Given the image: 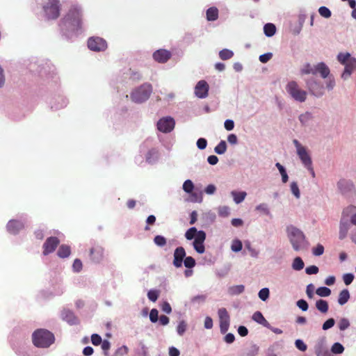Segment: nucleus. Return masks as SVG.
Listing matches in <instances>:
<instances>
[{"label": "nucleus", "instance_id": "4c0bfd02", "mask_svg": "<svg viewBox=\"0 0 356 356\" xmlns=\"http://www.w3.org/2000/svg\"><path fill=\"white\" fill-rule=\"evenodd\" d=\"M242 248H243V245L240 240L236 239V240L233 241L232 245H231V249L233 252H239L242 250Z\"/></svg>", "mask_w": 356, "mask_h": 356}, {"label": "nucleus", "instance_id": "ddd939ff", "mask_svg": "<svg viewBox=\"0 0 356 356\" xmlns=\"http://www.w3.org/2000/svg\"><path fill=\"white\" fill-rule=\"evenodd\" d=\"M209 86L207 82L204 80H201L197 82L195 87V94L200 99L206 98L208 96Z\"/></svg>", "mask_w": 356, "mask_h": 356}, {"label": "nucleus", "instance_id": "bf43d9fd", "mask_svg": "<svg viewBox=\"0 0 356 356\" xmlns=\"http://www.w3.org/2000/svg\"><path fill=\"white\" fill-rule=\"evenodd\" d=\"M305 272L308 275L316 274L318 272V268L316 266H310L305 269Z\"/></svg>", "mask_w": 356, "mask_h": 356}, {"label": "nucleus", "instance_id": "864d4df0", "mask_svg": "<svg viewBox=\"0 0 356 356\" xmlns=\"http://www.w3.org/2000/svg\"><path fill=\"white\" fill-rule=\"evenodd\" d=\"M91 341L93 345L99 346L102 341V337L97 334H93L91 336Z\"/></svg>", "mask_w": 356, "mask_h": 356}, {"label": "nucleus", "instance_id": "49530a36", "mask_svg": "<svg viewBox=\"0 0 356 356\" xmlns=\"http://www.w3.org/2000/svg\"><path fill=\"white\" fill-rule=\"evenodd\" d=\"M291 191L292 193L296 196V197H297V198L300 197V193L299 188H298L297 183L292 182L291 184Z\"/></svg>", "mask_w": 356, "mask_h": 356}, {"label": "nucleus", "instance_id": "a18cd8bd", "mask_svg": "<svg viewBox=\"0 0 356 356\" xmlns=\"http://www.w3.org/2000/svg\"><path fill=\"white\" fill-rule=\"evenodd\" d=\"M319 14L325 18H329L331 16L330 10L325 6H321L318 9Z\"/></svg>", "mask_w": 356, "mask_h": 356}, {"label": "nucleus", "instance_id": "0eeeda50", "mask_svg": "<svg viewBox=\"0 0 356 356\" xmlns=\"http://www.w3.org/2000/svg\"><path fill=\"white\" fill-rule=\"evenodd\" d=\"M286 90L296 101L303 102L307 99V92L300 88L297 82L294 81H289L287 83Z\"/></svg>", "mask_w": 356, "mask_h": 356}, {"label": "nucleus", "instance_id": "c03bdc74", "mask_svg": "<svg viewBox=\"0 0 356 356\" xmlns=\"http://www.w3.org/2000/svg\"><path fill=\"white\" fill-rule=\"evenodd\" d=\"M314 69H315V65L314 66H312L309 64H307L301 70V73L302 74H314Z\"/></svg>", "mask_w": 356, "mask_h": 356}, {"label": "nucleus", "instance_id": "2f4dec72", "mask_svg": "<svg viewBox=\"0 0 356 356\" xmlns=\"http://www.w3.org/2000/svg\"><path fill=\"white\" fill-rule=\"evenodd\" d=\"M318 296L321 297H327L331 294V290L325 286H321L316 291Z\"/></svg>", "mask_w": 356, "mask_h": 356}, {"label": "nucleus", "instance_id": "6e6552de", "mask_svg": "<svg viewBox=\"0 0 356 356\" xmlns=\"http://www.w3.org/2000/svg\"><path fill=\"white\" fill-rule=\"evenodd\" d=\"M106 41L100 37H90L88 40V47L93 51H104L107 49Z\"/></svg>", "mask_w": 356, "mask_h": 356}, {"label": "nucleus", "instance_id": "6ab92c4d", "mask_svg": "<svg viewBox=\"0 0 356 356\" xmlns=\"http://www.w3.org/2000/svg\"><path fill=\"white\" fill-rule=\"evenodd\" d=\"M330 69L325 63L321 62L315 65L314 74H320L322 78L325 79L330 74Z\"/></svg>", "mask_w": 356, "mask_h": 356}, {"label": "nucleus", "instance_id": "774afa93", "mask_svg": "<svg viewBox=\"0 0 356 356\" xmlns=\"http://www.w3.org/2000/svg\"><path fill=\"white\" fill-rule=\"evenodd\" d=\"M227 140L232 145H236L238 143L237 136L234 134H231L228 136Z\"/></svg>", "mask_w": 356, "mask_h": 356}, {"label": "nucleus", "instance_id": "f8f14e48", "mask_svg": "<svg viewBox=\"0 0 356 356\" xmlns=\"http://www.w3.org/2000/svg\"><path fill=\"white\" fill-rule=\"evenodd\" d=\"M206 239V233L204 231H199L197 235L193 241V248L199 254H202L205 251L204 242Z\"/></svg>", "mask_w": 356, "mask_h": 356}, {"label": "nucleus", "instance_id": "13d9d810", "mask_svg": "<svg viewBox=\"0 0 356 356\" xmlns=\"http://www.w3.org/2000/svg\"><path fill=\"white\" fill-rule=\"evenodd\" d=\"M207 145V141L205 138H200L197 141V146L200 149H204Z\"/></svg>", "mask_w": 356, "mask_h": 356}, {"label": "nucleus", "instance_id": "f257e3e1", "mask_svg": "<svg viewBox=\"0 0 356 356\" xmlns=\"http://www.w3.org/2000/svg\"><path fill=\"white\" fill-rule=\"evenodd\" d=\"M33 344L38 348H48L55 341L54 335L45 329L35 330L32 335Z\"/></svg>", "mask_w": 356, "mask_h": 356}, {"label": "nucleus", "instance_id": "7c9ffc66", "mask_svg": "<svg viewBox=\"0 0 356 356\" xmlns=\"http://www.w3.org/2000/svg\"><path fill=\"white\" fill-rule=\"evenodd\" d=\"M304 266L305 264L302 259L299 257H296L292 264V268L295 270H302L304 268Z\"/></svg>", "mask_w": 356, "mask_h": 356}, {"label": "nucleus", "instance_id": "5701e85b", "mask_svg": "<svg viewBox=\"0 0 356 356\" xmlns=\"http://www.w3.org/2000/svg\"><path fill=\"white\" fill-rule=\"evenodd\" d=\"M208 21H216L218 18V9L216 7H211L206 12Z\"/></svg>", "mask_w": 356, "mask_h": 356}, {"label": "nucleus", "instance_id": "393cba45", "mask_svg": "<svg viewBox=\"0 0 356 356\" xmlns=\"http://www.w3.org/2000/svg\"><path fill=\"white\" fill-rule=\"evenodd\" d=\"M350 298V293L348 289L342 290L339 295L338 302L340 305L346 304Z\"/></svg>", "mask_w": 356, "mask_h": 356}, {"label": "nucleus", "instance_id": "7ed1b4c3", "mask_svg": "<svg viewBox=\"0 0 356 356\" xmlns=\"http://www.w3.org/2000/svg\"><path fill=\"white\" fill-rule=\"evenodd\" d=\"M287 232L289 241L296 251L304 249L307 246L305 236L300 230L294 227H290L287 228Z\"/></svg>", "mask_w": 356, "mask_h": 356}, {"label": "nucleus", "instance_id": "a19ab883", "mask_svg": "<svg viewBox=\"0 0 356 356\" xmlns=\"http://www.w3.org/2000/svg\"><path fill=\"white\" fill-rule=\"evenodd\" d=\"M159 296V291L158 290H150L147 293V297L149 300L156 302Z\"/></svg>", "mask_w": 356, "mask_h": 356}, {"label": "nucleus", "instance_id": "69168bd1", "mask_svg": "<svg viewBox=\"0 0 356 356\" xmlns=\"http://www.w3.org/2000/svg\"><path fill=\"white\" fill-rule=\"evenodd\" d=\"M350 325V323H349V321L346 319V318H343L341 320L340 323H339V329L341 330H344L346 329H347Z\"/></svg>", "mask_w": 356, "mask_h": 356}, {"label": "nucleus", "instance_id": "a211bd4d", "mask_svg": "<svg viewBox=\"0 0 356 356\" xmlns=\"http://www.w3.org/2000/svg\"><path fill=\"white\" fill-rule=\"evenodd\" d=\"M24 228V225L21 221L11 220L7 224L8 231L13 234H16L19 230Z\"/></svg>", "mask_w": 356, "mask_h": 356}, {"label": "nucleus", "instance_id": "f03ea898", "mask_svg": "<svg viewBox=\"0 0 356 356\" xmlns=\"http://www.w3.org/2000/svg\"><path fill=\"white\" fill-rule=\"evenodd\" d=\"M338 61L344 65V71L341 78L344 80L348 79L352 73L356 70V58L351 56L349 53H339L337 55Z\"/></svg>", "mask_w": 356, "mask_h": 356}, {"label": "nucleus", "instance_id": "b1692460", "mask_svg": "<svg viewBox=\"0 0 356 356\" xmlns=\"http://www.w3.org/2000/svg\"><path fill=\"white\" fill-rule=\"evenodd\" d=\"M71 253V249L69 245H61L57 252V254L60 258H66L70 256Z\"/></svg>", "mask_w": 356, "mask_h": 356}, {"label": "nucleus", "instance_id": "0e129e2a", "mask_svg": "<svg viewBox=\"0 0 356 356\" xmlns=\"http://www.w3.org/2000/svg\"><path fill=\"white\" fill-rule=\"evenodd\" d=\"M225 128L227 131H231L234 127V122L232 120H226L224 123Z\"/></svg>", "mask_w": 356, "mask_h": 356}, {"label": "nucleus", "instance_id": "423d86ee", "mask_svg": "<svg viewBox=\"0 0 356 356\" xmlns=\"http://www.w3.org/2000/svg\"><path fill=\"white\" fill-rule=\"evenodd\" d=\"M60 8L59 0H48L42 6L45 18L47 20L56 19L60 16Z\"/></svg>", "mask_w": 356, "mask_h": 356}, {"label": "nucleus", "instance_id": "dca6fc26", "mask_svg": "<svg viewBox=\"0 0 356 356\" xmlns=\"http://www.w3.org/2000/svg\"><path fill=\"white\" fill-rule=\"evenodd\" d=\"M298 155L299 156L302 163L307 167L309 170H311L312 174L314 176V171L312 168V159L309 154L307 153L305 147L300 148L297 152Z\"/></svg>", "mask_w": 356, "mask_h": 356}, {"label": "nucleus", "instance_id": "e433bc0d", "mask_svg": "<svg viewBox=\"0 0 356 356\" xmlns=\"http://www.w3.org/2000/svg\"><path fill=\"white\" fill-rule=\"evenodd\" d=\"M154 242L156 245L159 247H163L167 243L166 238L161 235L156 236L154 238Z\"/></svg>", "mask_w": 356, "mask_h": 356}, {"label": "nucleus", "instance_id": "c85d7f7f", "mask_svg": "<svg viewBox=\"0 0 356 356\" xmlns=\"http://www.w3.org/2000/svg\"><path fill=\"white\" fill-rule=\"evenodd\" d=\"M316 307L318 310L322 313H326L328 311V303L326 300H318L316 302Z\"/></svg>", "mask_w": 356, "mask_h": 356}, {"label": "nucleus", "instance_id": "79ce46f5", "mask_svg": "<svg viewBox=\"0 0 356 356\" xmlns=\"http://www.w3.org/2000/svg\"><path fill=\"white\" fill-rule=\"evenodd\" d=\"M269 294H270L269 289L268 288H263L259 291L258 295H259V298L261 300L265 301L268 298Z\"/></svg>", "mask_w": 356, "mask_h": 356}, {"label": "nucleus", "instance_id": "8fccbe9b", "mask_svg": "<svg viewBox=\"0 0 356 356\" xmlns=\"http://www.w3.org/2000/svg\"><path fill=\"white\" fill-rule=\"evenodd\" d=\"M82 267H83V265H82L81 261L80 259H76L74 261V263H73V265H72V268H73L74 271L79 272L82 269Z\"/></svg>", "mask_w": 356, "mask_h": 356}, {"label": "nucleus", "instance_id": "cd10ccee", "mask_svg": "<svg viewBox=\"0 0 356 356\" xmlns=\"http://www.w3.org/2000/svg\"><path fill=\"white\" fill-rule=\"evenodd\" d=\"M264 31L266 36L271 37L275 33L276 27L273 24L268 23L264 26Z\"/></svg>", "mask_w": 356, "mask_h": 356}, {"label": "nucleus", "instance_id": "412c9836", "mask_svg": "<svg viewBox=\"0 0 356 356\" xmlns=\"http://www.w3.org/2000/svg\"><path fill=\"white\" fill-rule=\"evenodd\" d=\"M307 86L310 90V92L315 95H321V92H318V89H321V86L317 81H316L314 79H312L310 80H307Z\"/></svg>", "mask_w": 356, "mask_h": 356}, {"label": "nucleus", "instance_id": "9b49d317", "mask_svg": "<svg viewBox=\"0 0 356 356\" xmlns=\"http://www.w3.org/2000/svg\"><path fill=\"white\" fill-rule=\"evenodd\" d=\"M60 241L56 236H51L47 238L42 245L43 254L48 255L50 253L54 252V250L56 249Z\"/></svg>", "mask_w": 356, "mask_h": 356}, {"label": "nucleus", "instance_id": "c756f323", "mask_svg": "<svg viewBox=\"0 0 356 356\" xmlns=\"http://www.w3.org/2000/svg\"><path fill=\"white\" fill-rule=\"evenodd\" d=\"M234 52L227 49H223L219 52V57L220 59L223 60H226L230 59L233 57Z\"/></svg>", "mask_w": 356, "mask_h": 356}, {"label": "nucleus", "instance_id": "39448f33", "mask_svg": "<svg viewBox=\"0 0 356 356\" xmlns=\"http://www.w3.org/2000/svg\"><path fill=\"white\" fill-rule=\"evenodd\" d=\"M152 92V85L145 83L131 92V99L136 103H142L149 99Z\"/></svg>", "mask_w": 356, "mask_h": 356}, {"label": "nucleus", "instance_id": "603ef678", "mask_svg": "<svg viewBox=\"0 0 356 356\" xmlns=\"http://www.w3.org/2000/svg\"><path fill=\"white\" fill-rule=\"evenodd\" d=\"M335 321L334 318H329L327 319L323 324V330H326L331 327H332L334 325Z\"/></svg>", "mask_w": 356, "mask_h": 356}, {"label": "nucleus", "instance_id": "9d476101", "mask_svg": "<svg viewBox=\"0 0 356 356\" xmlns=\"http://www.w3.org/2000/svg\"><path fill=\"white\" fill-rule=\"evenodd\" d=\"M175 120L170 117L163 118L157 122L158 129L163 133H169L175 127Z\"/></svg>", "mask_w": 356, "mask_h": 356}, {"label": "nucleus", "instance_id": "c9c22d12", "mask_svg": "<svg viewBox=\"0 0 356 356\" xmlns=\"http://www.w3.org/2000/svg\"><path fill=\"white\" fill-rule=\"evenodd\" d=\"M275 165L277 168V169L279 170V171L282 175V181L284 183L287 182L289 177H288L287 173H286L284 168L280 163H277L275 164Z\"/></svg>", "mask_w": 356, "mask_h": 356}, {"label": "nucleus", "instance_id": "4d7b16f0", "mask_svg": "<svg viewBox=\"0 0 356 356\" xmlns=\"http://www.w3.org/2000/svg\"><path fill=\"white\" fill-rule=\"evenodd\" d=\"M272 57H273L272 53H266V54H262L259 56V60L262 63H266L268 60H270Z\"/></svg>", "mask_w": 356, "mask_h": 356}, {"label": "nucleus", "instance_id": "1a4fd4ad", "mask_svg": "<svg viewBox=\"0 0 356 356\" xmlns=\"http://www.w3.org/2000/svg\"><path fill=\"white\" fill-rule=\"evenodd\" d=\"M218 314L220 321V332L221 333L225 334L227 332L229 327V315L225 308L219 309Z\"/></svg>", "mask_w": 356, "mask_h": 356}, {"label": "nucleus", "instance_id": "20e7f679", "mask_svg": "<svg viewBox=\"0 0 356 356\" xmlns=\"http://www.w3.org/2000/svg\"><path fill=\"white\" fill-rule=\"evenodd\" d=\"M61 24L71 26L74 29H79L81 24V14L80 10L75 6L72 7L67 15L62 19Z\"/></svg>", "mask_w": 356, "mask_h": 356}, {"label": "nucleus", "instance_id": "e2e57ef3", "mask_svg": "<svg viewBox=\"0 0 356 356\" xmlns=\"http://www.w3.org/2000/svg\"><path fill=\"white\" fill-rule=\"evenodd\" d=\"M314 286L309 284L307 286L306 293L309 298H312L314 296Z\"/></svg>", "mask_w": 356, "mask_h": 356}, {"label": "nucleus", "instance_id": "ea45409f", "mask_svg": "<svg viewBox=\"0 0 356 356\" xmlns=\"http://www.w3.org/2000/svg\"><path fill=\"white\" fill-rule=\"evenodd\" d=\"M331 350L334 354H341L343 352L344 348L340 343H334L331 348Z\"/></svg>", "mask_w": 356, "mask_h": 356}, {"label": "nucleus", "instance_id": "3c124183", "mask_svg": "<svg viewBox=\"0 0 356 356\" xmlns=\"http://www.w3.org/2000/svg\"><path fill=\"white\" fill-rule=\"evenodd\" d=\"M354 279V275L352 273H346L343 276V280L346 285H349L352 283Z\"/></svg>", "mask_w": 356, "mask_h": 356}, {"label": "nucleus", "instance_id": "4be33fe9", "mask_svg": "<svg viewBox=\"0 0 356 356\" xmlns=\"http://www.w3.org/2000/svg\"><path fill=\"white\" fill-rule=\"evenodd\" d=\"M252 319L256 321L257 323L266 327H269V323L266 320V318L264 317L263 314H261V312L257 311L256 312H254L252 315Z\"/></svg>", "mask_w": 356, "mask_h": 356}, {"label": "nucleus", "instance_id": "aec40b11", "mask_svg": "<svg viewBox=\"0 0 356 356\" xmlns=\"http://www.w3.org/2000/svg\"><path fill=\"white\" fill-rule=\"evenodd\" d=\"M61 316L64 321H67L71 325L76 324L78 321V319L75 316L74 314L68 309H64L62 312Z\"/></svg>", "mask_w": 356, "mask_h": 356}, {"label": "nucleus", "instance_id": "72a5a7b5", "mask_svg": "<svg viewBox=\"0 0 356 356\" xmlns=\"http://www.w3.org/2000/svg\"><path fill=\"white\" fill-rule=\"evenodd\" d=\"M198 232L199 231H197L195 227H191L185 233V237L187 240H192L193 238L195 239L198 234Z\"/></svg>", "mask_w": 356, "mask_h": 356}, {"label": "nucleus", "instance_id": "f704fd0d", "mask_svg": "<svg viewBox=\"0 0 356 356\" xmlns=\"http://www.w3.org/2000/svg\"><path fill=\"white\" fill-rule=\"evenodd\" d=\"M245 290V286L242 284L233 286L229 288V293L232 295H238L242 293Z\"/></svg>", "mask_w": 356, "mask_h": 356}, {"label": "nucleus", "instance_id": "f3484780", "mask_svg": "<svg viewBox=\"0 0 356 356\" xmlns=\"http://www.w3.org/2000/svg\"><path fill=\"white\" fill-rule=\"evenodd\" d=\"M90 257L92 261L99 263L104 257V249L99 245H95L90 249Z\"/></svg>", "mask_w": 356, "mask_h": 356}, {"label": "nucleus", "instance_id": "bb28decb", "mask_svg": "<svg viewBox=\"0 0 356 356\" xmlns=\"http://www.w3.org/2000/svg\"><path fill=\"white\" fill-rule=\"evenodd\" d=\"M348 229H349L348 224L347 222H341L340 226H339V239L342 240L346 237Z\"/></svg>", "mask_w": 356, "mask_h": 356}, {"label": "nucleus", "instance_id": "473e14b6", "mask_svg": "<svg viewBox=\"0 0 356 356\" xmlns=\"http://www.w3.org/2000/svg\"><path fill=\"white\" fill-rule=\"evenodd\" d=\"M227 150V144L225 140H221L219 144L216 146L214 151L218 154H222Z\"/></svg>", "mask_w": 356, "mask_h": 356}, {"label": "nucleus", "instance_id": "2eb2a0df", "mask_svg": "<svg viewBox=\"0 0 356 356\" xmlns=\"http://www.w3.org/2000/svg\"><path fill=\"white\" fill-rule=\"evenodd\" d=\"M152 56L156 62L165 63L171 58L172 54L168 50L160 49L154 51Z\"/></svg>", "mask_w": 356, "mask_h": 356}, {"label": "nucleus", "instance_id": "338daca9", "mask_svg": "<svg viewBox=\"0 0 356 356\" xmlns=\"http://www.w3.org/2000/svg\"><path fill=\"white\" fill-rule=\"evenodd\" d=\"M235 337L232 333L227 334L224 337V341L227 343H232L234 341Z\"/></svg>", "mask_w": 356, "mask_h": 356}, {"label": "nucleus", "instance_id": "680f3d73", "mask_svg": "<svg viewBox=\"0 0 356 356\" xmlns=\"http://www.w3.org/2000/svg\"><path fill=\"white\" fill-rule=\"evenodd\" d=\"M161 309L166 314H170L172 312L171 306L168 302H163L161 305Z\"/></svg>", "mask_w": 356, "mask_h": 356}, {"label": "nucleus", "instance_id": "58836bf2", "mask_svg": "<svg viewBox=\"0 0 356 356\" xmlns=\"http://www.w3.org/2000/svg\"><path fill=\"white\" fill-rule=\"evenodd\" d=\"M185 267L192 268L195 266V260L191 256L185 257L184 260Z\"/></svg>", "mask_w": 356, "mask_h": 356}, {"label": "nucleus", "instance_id": "4468645a", "mask_svg": "<svg viewBox=\"0 0 356 356\" xmlns=\"http://www.w3.org/2000/svg\"><path fill=\"white\" fill-rule=\"evenodd\" d=\"M186 257V251L183 247H178L174 251L173 254V265L176 268H180L182 266L184 259Z\"/></svg>", "mask_w": 356, "mask_h": 356}, {"label": "nucleus", "instance_id": "09e8293b", "mask_svg": "<svg viewBox=\"0 0 356 356\" xmlns=\"http://www.w3.org/2000/svg\"><path fill=\"white\" fill-rule=\"evenodd\" d=\"M313 254L315 256H321L324 252V247L321 244H318L316 248H313Z\"/></svg>", "mask_w": 356, "mask_h": 356}, {"label": "nucleus", "instance_id": "de8ad7c7", "mask_svg": "<svg viewBox=\"0 0 356 356\" xmlns=\"http://www.w3.org/2000/svg\"><path fill=\"white\" fill-rule=\"evenodd\" d=\"M149 319L152 323H156L159 319V312L156 309H152L149 313Z\"/></svg>", "mask_w": 356, "mask_h": 356}, {"label": "nucleus", "instance_id": "a878e982", "mask_svg": "<svg viewBox=\"0 0 356 356\" xmlns=\"http://www.w3.org/2000/svg\"><path fill=\"white\" fill-rule=\"evenodd\" d=\"M233 198H234V202L236 203V204H239L241 202H242L246 195H247V193L244 191H242V192H236V191H232L231 193Z\"/></svg>", "mask_w": 356, "mask_h": 356}, {"label": "nucleus", "instance_id": "052dcab7", "mask_svg": "<svg viewBox=\"0 0 356 356\" xmlns=\"http://www.w3.org/2000/svg\"><path fill=\"white\" fill-rule=\"evenodd\" d=\"M297 306L302 311H307L308 309V304L305 300H299L297 302Z\"/></svg>", "mask_w": 356, "mask_h": 356}, {"label": "nucleus", "instance_id": "5fc2aeb1", "mask_svg": "<svg viewBox=\"0 0 356 356\" xmlns=\"http://www.w3.org/2000/svg\"><path fill=\"white\" fill-rule=\"evenodd\" d=\"M295 344L296 347L301 351H305L307 350V345L300 339H297Z\"/></svg>", "mask_w": 356, "mask_h": 356}, {"label": "nucleus", "instance_id": "6e6d98bb", "mask_svg": "<svg viewBox=\"0 0 356 356\" xmlns=\"http://www.w3.org/2000/svg\"><path fill=\"white\" fill-rule=\"evenodd\" d=\"M186 330V324L184 321H181L177 327V331L179 335H182Z\"/></svg>", "mask_w": 356, "mask_h": 356}, {"label": "nucleus", "instance_id": "37998d69", "mask_svg": "<svg viewBox=\"0 0 356 356\" xmlns=\"http://www.w3.org/2000/svg\"><path fill=\"white\" fill-rule=\"evenodd\" d=\"M193 188V183L191 180L188 179L184 181L183 184V189L185 192L190 193L192 192Z\"/></svg>", "mask_w": 356, "mask_h": 356}]
</instances>
